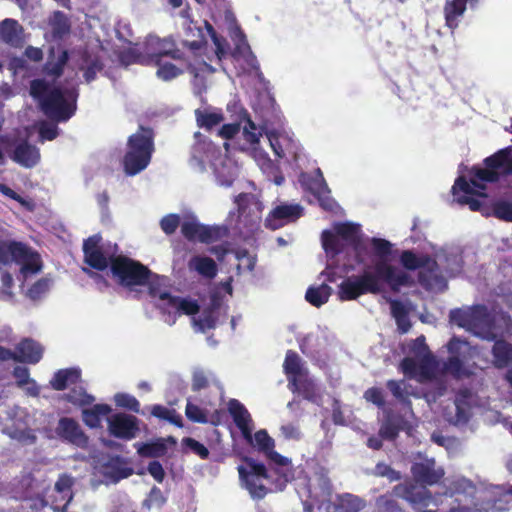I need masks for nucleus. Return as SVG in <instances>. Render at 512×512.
Listing matches in <instances>:
<instances>
[{"label":"nucleus","mask_w":512,"mask_h":512,"mask_svg":"<svg viewBox=\"0 0 512 512\" xmlns=\"http://www.w3.org/2000/svg\"><path fill=\"white\" fill-rule=\"evenodd\" d=\"M151 414L157 418L167 420L168 422L175 424L179 427L182 426L181 416L176 414L174 410H170L161 405H154L152 407Z\"/></svg>","instance_id":"5fc2aeb1"},{"label":"nucleus","mask_w":512,"mask_h":512,"mask_svg":"<svg viewBox=\"0 0 512 512\" xmlns=\"http://www.w3.org/2000/svg\"><path fill=\"white\" fill-rule=\"evenodd\" d=\"M229 35L235 45V51L237 54H248L250 57V65L254 66L256 63L255 57L251 54L250 47L247 43L246 36L242 32L239 25L233 26L229 30Z\"/></svg>","instance_id":"a18cd8bd"},{"label":"nucleus","mask_w":512,"mask_h":512,"mask_svg":"<svg viewBox=\"0 0 512 512\" xmlns=\"http://www.w3.org/2000/svg\"><path fill=\"white\" fill-rule=\"evenodd\" d=\"M30 94L39 101L43 112L52 120L67 121L75 113L77 93L74 89L62 90L36 79L31 82Z\"/></svg>","instance_id":"20e7f679"},{"label":"nucleus","mask_w":512,"mask_h":512,"mask_svg":"<svg viewBox=\"0 0 512 512\" xmlns=\"http://www.w3.org/2000/svg\"><path fill=\"white\" fill-rule=\"evenodd\" d=\"M237 213L230 212L227 218L229 227L240 233L253 231L261 219L262 204L253 194L242 193L235 198Z\"/></svg>","instance_id":"9b49d317"},{"label":"nucleus","mask_w":512,"mask_h":512,"mask_svg":"<svg viewBox=\"0 0 512 512\" xmlns=\"http://www.w3.org/2000/svg\"><path fill=\"white\" fill-rule=\"evenodd\" d=\"M412 356L405 357L401 362V370L410 378L419 381L430 379L435 374L436 359L431 354L423 336L415 339L411 345Z\"/></svg>","instance_id":"1a4fd4ad"},{"label":"nucleus","mask_w":512,"mask_h":512,"mask_svg":"<svg viewBox=\"0 0 512 512\" xmlns=\"http://www.w3.org/2000/svg\"><path fill=\"white\" fill-rule=\"evenodd\" d=\"M80 69L84 71L85 80L89 83L95 79L96 73L102 69V65L97 59H92L87 53H84Z\"/></svg>","instance_id":"603ef678"},{"label":"nucleus","mask_w":512,"mask_h":512,"mask_svg":"<svg viewBox=\"0 0 512 512\" xmlns=\"http://www.w3.org/2000/svg\"><path fill=\"white\" fill-rule=\"evenodd\" d=\"M394 496L406 500L417 512H437L438 498L424 486L412 482L396 485L392 494L381 495L375 503L376 512H405Z\"/></svg>","instance_id":"39448f33"},{"label":"nucleus","mask_w":512,"mask_h":512,"mask_svg":"<svg viewBox=\"0 0 512 512\" xmlns=\"http://www.w3.org/2000/svg\"><path fill=\"white\" fill-rule=\"evenodd\" d=\"M492 353L493 363L498 368L505 367L512 361V345L506 341H496Z\"/></svg>","instance_id":"c03bdc74"},{"label":"nucleus","mask_w":512,"mask_h":512,"mask_svg":"<svg viewBox=\"0 0 512 512\" xmlns=\"http://www.w3.org/2000/svg\"><path fill=\"white\" fill-rule=\"evenodd\" d=\"M411 473L418 483L424 485L436 484L445 474L444 469L441 466H437L433 458H428L421 454L415 457Z\"/></svg>","instance_id":"b1692460"},{"label":"nucleus","mask_w":512,"mask_h":512,"mask_svg":"<svg viewBox=\"0 0 512 512\" xmlns=\"http://www.w3.org/2000/svg\"><path fill=\"white\" fill-rule=\"evenodd\" d=\"M155 65L158 66L156 76L163 81L173 80L184 72V66H178L163 59H158Z\"/></svg>","instance_id":"49530a36"},{"label":"nucleus","mask_w":512,"mask_h":512,"mask_svg":"<svg viewBox=\"0 0 512 512\" xmlns=\"http://www.w3.org/2000/svg\"><path fill=\"white\" fill-rule=\"evenodd\" d=\"M240 124V131L245 144L255 149L263 134V128L256 125L246 111L240 113Z\"/></svg>","instance_id":"f704fd0d"},{"label":"nucleus","mask_w":512,"mask_h":512,"mask_svg":"<svg viewBox=\"0 0 512 512\" xmlns=\"http://www.w3.org/2000/svg\"><path fill=\"white\" fill-rule=\"evenodd\" d=\"M94 458V472L91 478V485L94 489L99 485L116 484L120 480L128 478L133 474V469L125 466L118 456H106Z\"/></svg>","instance_id":"ddd939ff"},{"label":"nucleus","mask_w":512,"mask_h":512,"mask_svg":"<svg viewBox=\"0 0 512 512\" xmlns=\"http://www.w3.org/2000/svg\"><path fill=\"white\" fill-rule=\"evenodd\" d=\"M137 452L143 457H161L166 453V444L163 439L151 443H136Z\"/></svg>","instance_id":"8fccbe9b"},{"label":"nucleus","mask_w":512,"mask_h":512,"mask_svg":"<svg viewBox=\"0 0 512 512\" xmlns=\"http://www.w3.org/2000/svg\"><path fill=\"white\" fill-rule=\"evenodd\" d=\"M283 366L288 375L290 389L303 394L308 400L315 401L314 383L308 381L307 372L301 365L300 357L295 352L288 351Z\"/></svg>","instance_id":"a211bd4d"},{"label":"nucleus","mask_w":512,"mask_h":512,"mask_svg":"<svg viewBox=\"0 0 512 512\" xmlns=\"http://www.w3.org/2000/svg\"><path fill=\"white\" fill-rule=\"evenodd\" d=\"M299 181L305 189L317 198L323 209L335 211L338 208L336 202L330 196V190L320 169H317L314 175L302 173Z\"/></svg>","instance_id":"412c9836"},{"label":"nucleus","mask_w":512,"mask_h":512,"mask_svg":"<svg viewBox=\"0 0 512 512\" xmlns=\"http://www.w3.org/2000/svg\"><path fill=\"white\" fill-rule=\"evenodd\" d=\"M200 226L201 224L196 219H188L181 225L182 234L189 240H196Z\"/></svg>","instance_id":"69168bd1"},{"label":"nucleus","mask_w":512,"mask_h":512,"mask_svg":"<svg viewBox=\"0 0 512 512\" xmlns=\"http://www.w3.org/2000/svg\"><path fill=\"white\" fill-rule=\"evenodd\" d=\"M53 285V279L45 276L37 280L28 290L26 296L32 301L43 299L50 291Z\"/></svg>","instance_id":"09e8293b"},{"label":"nucleus","mask_w":512,"mask_h":512,"mask_svg":"<svg viewBox=\"0 0 512 512\" xmlns=\"http://www.w3.org/2000/svg\"><path fill=\"white\" fill-rule=\"evenodd\" d=\"M80 379V371L77 369H65L58 371L50 381L56 390H64L70 385L76 384Z\"/></svg>","instance_id":"37998d69"},{"label":"nucleus","mask_w":512,"mask_h":512,"mask_svg":"<svg viewBox=\"0 0 512 512\" xmlns=\"http://www.w3.org/2000/svg\"><path fill=\"white\" fill-rule=\"evenodd\" d=\"M51 33L45 34V38L49 41L51 37L53 40L62 39L70 31V24L67 16L60 11H55L49 19Z\"/></svg>","instance_id":"58836bf2"},{"label":"nucleus","mask_w":512,"mask_h":512,"mask_svg":"<svg viewBox=\"0 0 512 512\" xmlns=\"http://www.w3.org/2000/svg\"><path fill=\"white\" fill-rule=\"evenodd\" d=\"M7 418L11 421V425L2 429L3 434L22 445L36 443L37 435L32 428V419L26 409L15 405L7 410Z\"/></svg>","instance_id":"4468645a"},{"label":"nucleus","mask_w":512,"mask_h":512,"mask_svg":"<svg viewBox=\"0 0 512 512\" xmlns=\"http://www.w3.org/2000/svg\"><path fill=\"white\" fill-rule=\"evenodd\" d=\"M68 61V52L63 50L56 61L49 60L46 64L47 73L59 77Z\"/></svg>","instance_id":"bf43d9fd"},{"label":"nucleus","mask_w":512,"mask_h":512,"mask_svg":"<svg viewBox=\"0 0 512 512\" xmlns=\"http://www.w3.org/2000/svg\"><path fill=\"white\" fill-rule=\"evenodd\" d=\"M109 432L121 439H133L139 431L138 420L133 415L118 413L107 418Z\"/></svg>","instance_id":"a878e982"},{"label":"nucleus","mask_w":512,"mask_h":512,"mask_svg":"<svg viewBox=\"0 0 512 512\" xmlns=\"http://www.w3.org/2000/svg\"><path fill=\"white\" fill-rule=\"evenodd\" d=\"M342 505L345 512H359L364 507V502L354 495H344L338 501Z\"/></svg>","instance_id":"052dcab7"},{"label":"nucleus","mask_w":512,"mask_h":512,"mask_svg":"<svg viewBox=\"0 0 512 512\" xmlns=\"http://www.w3.org/2000/svg\"><path fill=\"white\" fill-rule=\"evenodd\" d=\"M309 496L316 502L330 501L328 497L331 495V484L324 470L316 472L314 477L309 480Z\"/></svg>","instance_id":"2f4dec72"},{"label":"nucleus","mask_w":512,"mask_h":512,"mask_svg":"<svg viewBox=\"0 0 512 512\" xmlns=\"http://www.w3.org/2000/svg\"><path fill=\"white\" fill-rule=\"evenodd\" d=\"M219 235V228L209 227L201 224L196 240H199L200 242L204 243H209L216 240Z\"/></svg>","instance_id":"338daca9"},{"label":"nucleus","mask_w":512,"mask_h":512,"mask_svg":"<svg viewBox=\"0 0 512 512\" xmlns=\"http://www.w3.org/2000/svg\"><path fill=\"white\" fill-rule=\"evenodd\" d=\"M246 466L238 467L239 477L253 499H262L267 494L263 481L267 478V471L263 464L253 459H246Z\"/></svg>","instance_id":"6ab92c4d"},{"label":"nucleus","mask_w":512,"mask_h":512,"mask_svg":"<svg viewBox=\"0 0 512 512\" xmlns=\"http://www.w3.org/2000/svg\"><path fill=\"white\" fill-rule=\"evenodd\" d=\"M442 264L443 257L440 255L437 261L431 258L424 259V268L419 271V281L428 290L439 292L446 288V278L439 269V265Z\"/></svg>","instance_id":"393cba45"},{"label":"nucleus","mask_w":512,"mask_h":512,"mask_svg":"<svg viewBox=\"0 0 512 512\" xmlns=\"http://www.w3.org/2000/svg\"><path fill=\"white\" fill-rule=\"evenodd\" d=\"M445 496L450 498L451 512H471L481 504V495L492 485L478 489L475 484L464 476H454L446 480Z\"/></svg>","instance_id":"423d86ee"},{"label":"nucleus","mask_w":512,"mask_h":512,"mask_svg":"<svg viewBox=\"0 0 512 512\" xmlns=\"http://www.w3.org/2000/svg\"><path fill=\"white\" fill-rule=\"evenodd\" d=\"M16 362L36 364L40 361L43 354L42 347L31 339H24L14 350Z\"/></svg>","instance_id":"473e14b6"},{"label":"nucleus","mask_w":512,"mask_h":512,"mask_svg":"<svg viewBox=\"0 0 512 512\" xmlns=\"http://www.w3.org/2000/svg\"><path fill=\"white\" fill-rule=\"evenodd\" d=\"M74 478L68 474H62L56 481L54 488L45 495V503L49 504L54 512H65L73 499L72 486Z\"/></svg>","instance_id":"4be33fe9"},{"label":"nucleus","mask_w":512,"mask_h":512,"mask_svg":"<svg viewBox=\"0 0 512 512\" xmlns=\"http://www.w3.org/2000/svg\"><path fill=\"white\" fill-rule=\"evenodd\" d=\"M111 412V407L107 404H96L91 408L83 409L82 417L84 423L91 427H99L103 417L108 418V414Z\"/></svg>","instance_id":"a19ab883"},{"label":"nucleus","mask_w":512,"mask_h":512,"mask_svg":"<svg viewBox=\"0 0 512 512\" xmlns=\"http://www.w3.org/2000/svg\"><path fill=\"white\" fill-rule=\"evenodd\" d=\"M471 512H502L512 507V485L491 486Z\"/></svg>","instance_id":"aec40b11"},{"label":"nucleus","mask_w":512,"mask_h":512,"mask_svg":"<svg viewBox=\"0 0 512 512\" xmlns=\"http://www.w3.org/2000/svg\"><path fill=\"white\" fill-rule=\"evenodd\" d=\"M12 159L25 168H32L40 161L39 149L27 142H21L16 145Z\"/></svg>","instance_id":"72a5a7b5"},{"label":"nucleus","mask_w":512,"mask_h":512,"mask_svg":"<svg viewBox=\"0 0 512 512\" xmlns=\"http://www.w3.org/2000/svg\"><path fill=\"white\" fill-rule=\"evenodd\" d=\"M146 284L149 286V294L154 299H158L157 305L165 313L194 315L199 311L197 301L172 296L167 290L165 277H159L150 273Z\"/></svg>","instance_id":"6e6552de"},{"label":"nucleus","mask_w":512,"mask_h":512,"mask_svg":"<svg viewBox=\"0 0 512 512\" xmlns=\"http://www.w3.org/2000/svg\"><path fill=\"white\" fill-rule=\"evenodd\" d=\"M67 400L73 404L83 406L92 403L94 401V397L92 395H89L88 393H86L84 389L79 387L73 388L67 394Z\"/></svg>","instance_id":"4d7b16f0"},{"label":"nucleus","mask_w":512,"mask_h":512,"mask_svg":"<svg viewBox=\"0 0 512 512\" xmlns=\"http://www.w3.org/2000/svg\"><path fill=\"white\" fill-rule=\"evenodd\" d=\"M450 357L443 363V370L456 378L469 377L473 374V366L465 359L471 355V346L466 340L452 337L447 344Z\"/></svg>","instance_id":"f3484780"},{"label":"nucleus","mask_w":512,"mask_h":512,"mask_svg":"<svg viewBox=\"0 0 512 512\" xmlns=\"http://www.w3.org/2000/svg\"><path fill=\"white\" fill-rule=\"evenodd\" d=\"M29 488H32V478L30 475H25L18 481L17 485L13 484V488L7 494H11L10 498L16 501L18 498L27 496Z\"/></svg>","instance_id":"6e6d98bb"},{"label":"nucleus","mask_w":512,"mask_h":512,"mask_svg":"<svg viewBox=\"0 0 512 512\" xmlns=\"http://www.w3.org/2000/svg\"><path fill=\"white\" fill-rule=\"evenodd\" d=\"M426 257H417L414 253L410 251H404L401 255V263L403 266L409 270H414L419 268L422 270L424 268V259Z\"/></svg>","instance_id":"680f3d73"},{"label":"nucleus","mask_w":512,"mask_h":512,"mask_svg":"<svg viewBox=\"0 0 512 512\" xmlns=\"http://www.w3.org/2000/svg\"><path fill=\"white\" fill-rule=\"evenodd\" d=\"M189 271L196 272L203 278L213 279L217 275V265L215 261L207 256L194 255L188 261Z\"/></svg>","instance_id":"4c0bfd02"},{"label":"nucleus","mask_w":512,"mask_h":512,"mask_svg":"<svg viewBox=\"0 0 512 512\" xmlns=\"http://www.w3.org/2000/svg\"><path fill=\"white\" fill-rule=\"evenodd\" d=\"M195 116L198 126L207 130L220 124L224 119L221 112L212 110L211 108L196 109Z\"/></svg>","instance_id":"79ce46f5"},{"label":"nucleus","mask_w":512,"mask_h":512,"mask_svg":"<svg viewBox=\"0 0 512 512\" xmlns=\"http://www.w3.org/2000/svg\"><path fill=\"white\" fill-rule=\"evenodd\" d=\"M185 413L187 418L193 422L206 423L208 421L206 412L190 401L187 402Z\"/></svg>","instance_id":"e2e57ef3"},{"label":"nucleus","mask_w":512,"mask_h":512,"mask_svg":"<svg viewBox=\"0 0 512 512\" xmlns=\"http://www.w3.org/2000/svg\"><path fill=\"white\" fill-rule=\"evenodd\" d=\"M166 502L161 490L158 487H153L147 499L144 500L143 505L148 509L160 508Z\"/></svg>","instance_id":"0e129e2a"},{"label":"nucleus","mask_w":512,"mask_h":512,"mask_svg":"<svg viewBox=\"0 0 512 512\" xmlns=\"http://www.w3.org/2000/svg\"><path fill=\"white\" fill-rule=\"evenodd\" d=\"M213 153L214 146L211 142L199 140L192 148L191 166L198 171H204L206 163L210 162Z\"/></svg>","instance_id":"e433bc0d"},{"label":"nucleus","mask_w":512,"mask_h":512,"mask_svg":"<svg viewBox=\"0 0 512 512\" xmlns=\"http://www.w3.org/2000/svg\"><path fill=\"white\" fill-rule=\"evenodd\" d=\"M0 39L13 46L19 47L23 43V28L14 19H5L0 23Z\"/></svg>","instance_id":"c9c22d12"},{"label":"nucleus","mask_w":512,"mask_h":512,"mask_svg":"<svg viewBox=\"0 0 512 512\" xmlns=\"http://www.w3.org/2000/svg\"><path fill=\"white\" fill-rule=\"evenodd\" d=\"M253 442L258 450L264 453L274 464L280 467H287L290 464V460L288 458L274 451L275 441L268 435L266 430L261 429L257 431L254 435Z\"/></svg>","instance_id":"c85d7f7f"},{"label":"nucleus","mask_w":512,"mask_h":512,"mask_svg":"<svg viewBox=\"0 0 512 512\" xmlns=\"http://www.w3.org/2000/svg\"><path fill=\"white\" fill-rule=\"evenodd\" d=\"M449 320L472 335L486 341H494L498 336L512 330L509 316L501 315L504 326L499 325L484 305L463 306L450 311Z\"/></svg>","instance_id":"7ed1b4c3"},{"label":"nucleus","mask_w":512,"mask_h":512,"mask_svg":"<svg viewBox=\"0 0 512 512\" xmlns=\"http://www.w3.org/2000/svg\"><path fill=\"white\" fill-rule=\"evenodd\" d=\"M331 291L330 286L322 283L318 287H310L306 292L305 298L313 306L320 307L328 301Z\"/></svg>","instance_id":"de8ad7c7"},{"label":"nucleus","mask_w":512,"mask_h":512,"mask_svg":"<svg viewBox=\"0 0 512 512\" xmlns=\"http://www.w3.org/2000/svg\"><path fill=\"white\" fill-rule=\"evenodd\" d=\"M493 214L504 221L512 222V204L508 202H498L494 205Z\"/></svg>","instance_id":"774afa93"},{"label":"nucleus","mask_w":512,"mask_h":512,"mask_svg":"<svg viewBox=\"0 0 512 512\" xmlns=\"http://www.w3.org/2000/svg\"><path fill=\"white\" fill-rule=\"evenodd\" d=\"M57 434L68 442L83 447L87 444V437L76 421L70 418H61L56 428Z\"/></svg>","instance_id":"7c9ffc66"},{"label":"nucleus","mask_w":512,"mask_h":512,"mask_svg":"<svg viewBox=\"0 0 512 512\" xmlns=\"http://www.w3.org/2000/svg\"><path fill=\"white\" fill-rule=\"evenodd\" d=\"M111 272L121 285L130 289L146 285L150 276V270L147 267L121 256L111 261Z\"/></svg>","instance_id":"dca6fc26"},{"label":"nucleus","mask_w":512,"mask_h":512,"mask_svg":"<svg viewBox=\"0 0 512 512\" xmlns=\"http://www.w3.org/2000/svg\"><path fill=\"white\" fill-rule=\"evenodd\" d=\"M100 238L93 236L88 238L83 245L85 262L92 268L97 270H104L108 267L109 263L114 259L106 255L102 248L99 246Z\"/></svg>","instance_id":"cd10ccee"},{"label":"nucleus","mask_w":512,"mask_h":512,"mask_svg":"<svg viewBox=\"0 0 512 512\" xmlns=\"http://www.w3.org/2000/svg\"><path fill=\"white\" fill-rule=\"evenodd\" d=\"M302 214L303 208L299 204H280L269 213L265 225L272 230H276L286 223L297 220Z\"/></svg>","instance_id":"bb28decb"},{"label":"nucleus","mask_w":512,"mask_h":512,"mask_svg":"<svg viewBox=\"0 0 512 512\" xmlns=\"http://www.w3.org/2000/svg\"><path fill=\"white\" fill-rule=\"evenodd\" d=\"M130 52L133 58L131 61L142 63H155L158 59H163L164 56L175 60H180L182 57V52L176 48L172 38L161 39L155 35H149L140 47L131 48Z\"/></svg>","instance_id":"f8f14e48"},{"label":"nucleus","mask_w":512,"mask_h":512,"mask_svg":"<svg viewBox=\"0 0 512 512\" xmlns=\"http://www.w3.org/2000/svg\"><path fill=\"white\" fill-rule=\"evenodd\" d=\"M235 258L237 260V270L240 274L251 273L256 264V257L249 254L246 250H237L235 252Z\"/></svg>","instance_id":"864d4df0"},{"label":"nucleus","mask_w":512,"mask_h":512,"mask_svg":"<svg viewBox=\"0 0 512 512\" xmlns=\"http://www.w3.org/2000/svg\"><path fill=\"white\" fill-rule=\"evenodd\" d=\"M387 388L391 391L393 396L402 403H409V397L414 396L420 398L421 394L412 388L405 380L395 381L389 380Z\"/></svg>","instance_id":"ea45409f"},{"label":"nucleus","mask_w":512,"mask_h":512,"mask_svg":"<svg viewBox=\"0 0 512 512\" xmlns=\"http://www.w3.org/2000/svg\"><path fill=\"white\" fill-rule=\"evenodd\" d=\"M360 240V228L353 223H339L333 231L325 230L322 233V246L327 254L335 256L344 247V243L354 246L358 250Z\"/></svg>","instance_id":"2eb2a0df"},{"label":"nucleus","mask_w":512,"mask_h":512,"mask_svg":"<svg viewBox=\"0 0 512 512\" xmlns=\"http://www.w3.org/2000/svg\"><path fill=\"white\" fill-rule=\"evenodd\" d=\"M485 164V169L474 170L470 182L459 177L452 187L455 200L459 204L468 205L472 211H478L481 208L479 200L474 199L472 195L486 197V194L482 192L486 188V183L497 181L500 174L512 173V147L504 148L486 158Z\"/></svg>","instance_id":"f03ea898"},{"label":"nucleus","mask_w":512,"mask_h":512,"mask_svg":"<svg viewBox=\"0 0 512 512\" xmlns=\"http://www.w3.org/2000/svg\"><path fill=\"white\" fill-rule=\"evenodd\" d=\"M475 396L468 389H461L455 396L451 407L445 409V418L454 425L466 424L471 415Z\"/></svg>","instance_id":"5701e85b"},{"label":"nucleus","mask_w":512,"mask_h":512,"mask_svg":"<svg viewBox=\"0 0 512 512\" xmlns=\"http://www.w3.org/2000/svg\"><path fill=\"white\" fill-rule=\"evenodd\" d=\"M372 245L376 254L384 258L390 254L391 244L387 240L373 238ZM409 275L398 267L390 265L384 259L372 268L365 269L361 275L351 276L339 285V298L343 301L354 300L363 294H378L387 284L393 291L408 285Z\"/></svg>","instance_id":"f257e3e1"},{"label":"nucleus","mask_w":512,"mask_h":512,"mask_svg":"<svg viewBox=\"0 0 512 512\" xmlns=\"http://www.w3.org/2000/svg\"><path fill=\"white\" fill-rule=\"evenodd\" d=\"M153 151V133L150 129L140 128L131 135L124 157L126 174L134 176L143 171L149 165Z\"/></svg>","instance_id":"0eeeda50"},{"label":"nucleus","mask_w":512,"mask_h":512,"mask_svg":"<svg viewBox=\"0 0 512 512\" xmlns=\"http://www.w3.org/2000/svg\"><path fill=\"white\" fill-rule=\"evenodd\" d=\"M14 261L20 265L19 279L23 282L42 270V262L38 253L22 243L9 245L0 242V262Z\"/></svg>","instance_id":"9d476101"},{"label":"nucleus","mask_w":512,"mask_h":512,"mask_svg":"<svg viewBox=\"0 0 512 512\" xmlns=\"http://www.w3.org/2000/svg\"><path fill=\"white\" fill-rule=\"evenodd\" d=\"M114 401L117 406L124 407L133 412H139L140 403L139 401L132 395L126 393H117L114 396Z\"/></svg>","instance_id":"13d9d810"},{"label":"nucleus","mask_w":512,"mask_h":512,"mask_svg":"<svg viewBox=\"0 0 512 512\" xmlns=\"http://www.w3.org/2000/svg\"><path fill=\"white\" fill-rule=\"evenodd\" d=\"M228 411L233 417L236 426H243L252 423V419L248 410L236 399H231L228 403Z\"/></svg>","instance_id":"3c124183"},{"label":"nucleus","mask_w":512,"mask_h":512,"mask_svg":"<svg viewBox=\"0 0 512 512\" xmlns=\"http://www.w3.org/2000/svg\"><path fill=\"white\" fill-rule=\"evenodd\" d=\"M226 315V309L217 301H213L209 308L205 309L199 318H193L192 323L196 331L205 332L215 328L220 316Z\"/></svg>","instance_id":"c756f323"}]
</instances>
